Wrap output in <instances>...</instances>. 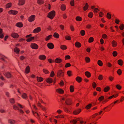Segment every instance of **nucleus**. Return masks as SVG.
<instances>
[{"label":"nucleus","instance_id":"f257e3e1","mask_svg":"<svg viewBox=\"0 0 124 124\" xmlns=\"http://www.w3.org/2000/svg\"><path fill=\"white\" fill-rule=\"evenodd\" d=\"M55 15V12L54 10H52L49 12L47 15V17L50 19H53Z\"/></svg>","mask_w":124,"mask_h":124},{"label":"nucleus","instance_id":"f03ea898","mask_svg":"<svg viewBox=\"0 0 124 124\" xmlns=\"http://www.w3.org/2000/svg\"><path fill=\"white\" fill-rule=\"evenodd\" d=\"M64 75V71L61 70H58L57 73V76L59 78L63 77Z\"/></svg>","mask_w":124,"mask_h":124},{"label":"nucleus","instance_id":"7ed1b4c3","mask_svg":"<svg viewBox=\"0 0 124 124\" xmlns=\"http://www.w3.org/2000/svg\"><path fill=\"white\" fill-rule=\"evenodd\" d=\"M32 35L31 34H30L29 35H27L26 36V38H27L26 40L27 42H30L33 40L35 38L34 37H31Z\"/></svg>","mask_w":124,"mask_h":124},{"label":"nucleus","instance_id":"20e7f679","mask_svg":"<svg viewBox=\"0 0 124 124\" xmlns=\"http://www.w3.org/2000/svg\"><path fill=\"white\" fill-rule=\"evenodd\" d=\"M65 103L67 105H70L72 104V99L70 98H67L65 101Z\"/></svg>","mask_w":124,"mask_h":124},{"label":"nucleus","instance_id":"39448f33","mask_svg":"<svg viewBox=\"0 0 124 124\" xmlns=\"http://www.w3.org/2000/svg\"><path fill=\"white\" fill-rule=\"evenodd\" d=\"M35 18L36 16L35 15H32L28 17V20L29 22H32L34 21Z\"/></svg>","mask_w":124,"mask_h":124},{"label":"nucleus","instance_id":"423d86ee","mask_svg":"<svg viewBox=\"0 0 124 124\" xmlns=\"http://www.w3.org/2000/svg\"><path fill=\"white\" fill-rule=\"evenodd\" d=\"M30 46L33 49H37L39 48L38 45L34 43H32L31 45Z\"/></svg>","mask_w":124,"mask_h":124},{"label":"nucleus","instance_id":"0eeeda50","mask_svg":"<svg viewBox=\"0 0 124 124\" xmlns=\"http://www.w3.org/2000/svg\"><path fill=\"white\" fill-rule=\"evenodd\" d=\"M8 13L9 15H15L17 14L18 11L16 10H11L9 11H8Z\"/></svg>","mask_w":124,"mask_h":124},{"label":"nucleus","instance_id":"6e6552de","mask_svg":"<svg viewBox=\"0 0 124 124\" xmlns=\"http://www.w3.org/2000/svg\"><path fill=\"white\" fill-rule=\"evenodd\" d=\"M10 36L13 38L15 39L19 37V35L18 33L15 32H13L11 33Z\"/></svg>","mask_w":124,"mask_h":124},{"label":"nucleus","instance_id":"1a4fd4ad","mask_svg":"<svg viewBox=\"0 0 124 124\" xmlns=\"http://www.w3.org/2000/svg\"><path fill=\"white\" fill-rule=\"evenodd\" d=\"M56 92L60 94H63L64 93V91L61 88H58L56 90Z\"/></svg>","mask_w":124,"mask_h":124},{"label":"nucleus","instance_id":"9d476101","mask_svg":"<svg viewBox=\"0 0 124 124\" xmlns=\"http://www.w3.org/2000/svg\"><path fill=\"white\" fill-rule=\"evenodd\" d=\"M41 31V29L40 27H38L34 29L33 31L34 33H36L40 32Z\"/></svg>","mask_w":124,"mask_h":124},{"label":"nucleus","instance_id":"9b49d317","mask_svg":"<svg viewBox=\"0 0 124 124\" xmlns=\"http://www.w3.org/2000/svg\"><path fill=\"white\" fill-rule=\"evenodd\" d=\"M80 119L78 118L73 119L72 120L70 121V122L72 124H76L80 120Z\"/></svg>","mask_w":124,"mask_h":124},{"label":"nucleus","instance_id":"f8f14e48","mask_svg":"<svg viewBox=\"0 0 124 124\" xmlns=\"http://www.w3.org/2000/svg\"><path fill=\"white\" fill-rule=\"evenodd\" d=\"M39 58L41 60L44 61L46 59V57L45 55H39Z\"/></svg>","mask_w":124,"mask_h":124},{"label":"nucleus","instance_id":"ddd939ff","mask_svg":"<svg viewBox=\"0 0 124 124\" xmlns=\"http://www.w3.org/2000/svg\"><path fill=\"white\" fill-rule=\"evenodd\" d=\"M62 60L61 59L60 57H58L56 58L54 61V62L55 63H59L62 62Z\"/></svg>","mask_w":124,"mask_h":124},{"label":"nucleus","instance_id":"4468645a","mask_svg":"<svg viewBox=\"0 0 124 124\" xmlns=\"http://www.w3.org/2000/svg\"><path fill=\"white\" fill-rule=\"evenodd\" d=\"M47 46L50 49H52L54 47V46L53 44L52 43H48Z\"/></svg>","mask_w":124,"mask_h":124},{"label":"nucleus","instance_id":"2eb2a0df","mask_svg":"<svg viewBox=\"0 0 124 124\" xmlns=\"http://www.w3.org/2000/svg\"><path fill=\"white\" fill-rule=\"evenodd\" d=\"M81 109H79L74 111L73 114L75 115H77L79 114L81 112Z\"/></svg>","mask_w":124,"mask_h":124},{"label":"nucleus","instance_id":"dca6fc26","mask_svg":"<svg viewBox=\"0 0 124 124\" xmlns=\"http://www.w3.org/2000/svg\"><path fill=\"white\" fill-rule=\"evenodd\" d=\"M76 80L79 83H80L82 81V78L78 76L76 78Z\"/></svg>","mask_w":124,"mask_h":124},{"label":"nucleus","instance_id":"f3484780","mask_svg":"<svg viewBox=\"0 0 124 124\" xmlns=\"http://www.w3.org/2000/svg\"><path fill=\"white\" fill-rule=\"evenodd\" d=\"M112 45L113 47H115L117 45V43L114 40H113L111 42Z\"/></svg>","mask_w":124,"mask_h":124},{"label":"nucleus","instance_id":"a211bd4d","mask_svg":"<svg viewBox=\"0 0 124 124\" xmlns=\"http://www.w3.org/2000/svg\"><path fill=\"white\" fill-rule=\"evenodd\" d=\"M4 75L7 78H10L11 77V74L9 72L5 73L4 74Z\"/></svg>","mask_w":124,"mask_h":124},{"label":"nucleus","instance_id":"6ab92c4d","mask_svg":"<svg viewBox=\"0 0 124 124\" xmlns=\"http://www.w3.org/2000/svg\"><path fill=\"white\" fill-rule=\"evenodd\" d=\"M75 46L77 48H79L81 46V44L78 42H76L75 44Z\"/></svg>","mask_w":124,"mask_h":124},{"label":"nucleus","instance_id":"aec40b11","mask_svg":"<svg viewBox=\"0 0 124 124\" xmlns=\"http://www.w3.org/2000/svg\"><path fill=\"white\" fill-rule=\"evenodd\" d=\"M110 89V88L109 86H106L103 89V91L104 92H107Z\"/></svg>","mask_w":124,"mask_h":124},{"label":"nucleus","instance_id":"412c9836","mask_svg":"<svg viewBox=\"0 0 124 124\" xmlns=\"http://www.w3.org/2000/svg\"><path fill=\"white\" fill-rule=\"evenodd\" d=\"M25 2V0H19V1L18 5L20 6L24 5Z\"/></svg>","mask_w":124,"mask_h":124},{"label":"nucleus","instance_id":"4be33fe9","mask_svg":"<svg viewBox=\"0 0 124 124\" xmlns=\"http://www.w3.org/2000/svg\"><path fill=\"white\" fill-rule=\"evenodd\" d=\"M20 51L19 49L17 48L16 47H15L14 49V52L17 54H19Z\"/></svg>","mask_w":124,"mask_h":124},{"label":"nucleus","instance_id":"5701e85b","mask_svg":"<svg viewBox=\"0 0 124 124\" xmlns=\"http://www.w3.org/2000/svg\"><path fill=\"white\" fill-rule=\"evenodd\" d=\"M30 67L29 66H27L25 69V72L27 74H28L30 72Z\"/></svg>","mask_w":124,"mask_h":124},{"label":"nucleus","instance_id":"b1692460","mask_svg":"<svg viewBox=\"0 0 124 124\" xmlns=\"http://www.w3.org/2000/svg\"><path fill=\"white\" fill-rule=\"evenodd\" d=\"M53 81L52 79L50 78H48L46 80V81L47 83L49 84L52 83L53 82Z\"/></svg>","mask_w":124,"mask_h":124},{"label":"nucleus","instance_id":"393cba45","mask_svg":"<svg viewBox=\"0 0 124 124\" xmlns=\"http://www.w3.org/2000/svg\"><path fill=\"white\" fill-rule=\"evenodd\" d=\"M16 26L18 27H22L23 26V24L21 22H19L17 23L16 25Z\"/></svg>","mask_w":124,"mask_h":124},{"label":"nucleus","instance_id":"a878e982","mask_svg":"<svg viewBox=\"0 0 124 124\" xmlns=\"http://www.w3.org/2000/svg\"><path fill=\"white\" fill-rule=\"evenodd\" d=\"M118 64L120 66H122L123 64V62L121 59H119L117 61Z\"/></svg>","mask_w":124,"mask_h":124},{"label":"nucleus","instance_id":"bb28decb","mask_svg":"<svg viewBox=\"0 0 124 124\" xmlns=\"http://www.w3.org/2000/svg\"><path fill=\"white\" fill-rule=\"evenodd\" d=\"M12 3L10 2L8 3L5 6L6 8H8L11 7L12 6Z\"/></svg>","mask_w":124,"mask_h":124},{"label":"nucleus","instance_id":"cd10ccee","mask_svg":"<svg viewBox=\"0 0 124 124\" xmlns=\"http://www.w3.org/2000/svg\"><path fill=\"white\" fill-rule=\"evenodd\" d=\"M85 75L88 78H90L91 76V74L90 72L88 71H86L85 73Z\"/></svg>","mask_w":124,"mask_h":124},{"label":"nucleus","instance_id":"c85d7f7f","mask_svg":"<svg viewBox=\"0 0 124 124\" xmlns=\"http://www.w3.org/2000/svg\"><path fill=\"white\" fill-rule=\"evenodd\" d=\"M53 36L55 38L58 39L59 38V35L57 32H54L53 34Z\"/></svg>","mask_w":124,"mask_h":124},{"label":"nucleus","instance_id":"c756f323","mask_svg":"<svg viewBox=\"0 0 124 124\" xmlns=\"http://www.w3.org/2000/svg\"><path fill=\"white\" fill-rule=\"evenodd\" d=\"M37 81L39 82H41L43 80V78L41 77H37Z\"/></svg>","mask_w":124,"mask_h":124},{"label":"nucleus","instance_id":"7c9ffc66","mask_svg":"<svg viewBox=\"0 0 124 124\" xmlns=\"http://www.w3.org/2000/svg\"><path fill=\"white\" fill-rule=\"evenodd\" d=\"M52 37V35H49L46 37L45 39V40L46 41H48Z\"/></svg>","mask_w":124,"mask_h":124},{"label":"nucleus","instance_id":"2f4dec72","mask_svg":"<svg viewBox=\"0 0 124 124\" xmlns=\"http://www.w3.org/2000/svg\"><path fill=\"white\" fill-rule=\"evenodd\" d=\"M75 19L78 21H82V17L79 16H77L76 17Z\"/></svg>","mask_w":124,"mask_h":124},{"label":"nucleus","instance_id":"473e14b6","mask_svg":"<svg viewBox=\"0 0 124 124\" xmlns=\"http://www.w3.org/2000/svg\"><path fill=\"white\" fill-rule=\"evenodd\" d=\"M66 8V6L64 4L62 5L61 7V9L62 11H64Z\"/></svg>","mask_w":124,"mask_h":124},{"label":"nucleus","instance_id":"72a5a7b5","mask_svg":"<svg viewBox=\"0 0 124 124\" xmlns=\"http://www.w3.org/2000/svg\"><path fill=\"white\" fill-rule=\"evenodd\" d=\"M88 7L89 6L88 4L87 3H86L85 6L83 7L84 10L85 11L86 10L88 9Z\"/></svg>","mask_w":124,"mask_h":124},{"label":"nucleus","instance_id":"f704fd0d","mask_svg":"<svg viewBox=\"0 0 124 124\" xmlns=\"http://www.w3.org/2000/svg\"><path fill=\"white\" fill-rule=\"evenodd\" d=\"M70 91L71 93L73 92L74 91V88L73 86L71 85L70 87Z\"/></svg>","mask_w":124,"mask_h":124},{"label":"nucleus","instance_id":"c9c22d12","mask_svg":"<svg viewBox=\"0 0 124 124\" xmlns=\"http://www.w3.org/2000/svg\"><path fill=\"white\" fill-rule=\"evenodd\" d=\"M22 98L24 99H26L27 97V94L25 93H23L22 95Z\"/></svg>","mask_w":124,"mask_h":124},{"label":"nucleus","instance_id":"e433bc0d","mask_svg":"<svg viewBox=\"0 0 124 124\" xmlns=\"http://www.w3.org/2000/svg\"><path fill=\"white\" fill-rule=\"evenodd\" d=\"M60 48L62 50H65L67 49V47L65 45H62L60 46Z\"/></svg>","mask_w":124,"mask_h":124},{"label":"nucleus","instance_id":"4c0bfd02","mask_svg":"<svg viewBox=\"0 0 124 124\" xmlns=\"http://www.w3.org/2000/svg\"><path fill=\"white\" fill-rule=\"evenodd\" d=\"M8 123L10 124H14L15 122V121L13 120L9 119L8 120Z\"/></svg>","mask_w":124,"mask_h":124},{"label":"nucleus","instance_id":"58836bf2","mask_svg":"<svg viewBox=\"0 0 124 124\" xmlns=\"http://www.w3.org/2000/svg\"><path fill=\"white\" fill-rule=\"evenodd\" d=\"M85 62L87 63L89 62L90 61V59L89 57H86L85 58Z\"/></svg>","mask_w":124,"mask_h":124},{"label":"nucleus","instance_id":"ea45409f","mask_svg":"<svg viewBox=\"0 0 124 124\" xmlns=\"http://www.w3.org/2000/svg\"><path fill=\"white\" fill-rule=\"evenodd\" d=\"M97 64L98 65L101 66H102L103 65V63L100 60L98 61Z\"/></svg>","mask_w":124,"mask_h":124},{"label":"nucleus","instance_id":"a19ab883","mask_svg":"<svg viewBox=\"0 0 124 124\" xmlns=\"http://www.w3.org/2000/svg\"><path fill=\"white\" fill-rule=\"evenodd\" d=\"M37 2L39 4L41 5L44 3L43 0H38Z\"/></svg>","mask_w":124,"mask_h":124},{"label":"nucleus","instance_id":"79ce46f5","mask_svg":"<svg viewBox=\"0 0 124 124\" xmlns=\"http://www.w3.org/2000/svg\"><path fill=\"white\" fill-rule=\"evenodd\" d=\"M55 117L56 118H64V117L63 115H58L57 116H55Z\"/></svg>","mask_w":124,"mask_h":124},{"label":"nucleus","instance_id":"37998d69","mask_svg":"<svg viewBox=\"0 0 124 124\" xmlns=\"http://www.w3.org/2000/svg\"><path fill=\"white\" fill-rule=\"evenodd\" d=\"M43 71L45 74H48L49 73V72L46 69H43Z\"/></svg>","mask_w":124,"mask_h":124},{"label":"nucleus","instance_id":"c03bdc74","mask_svg":"<svg viewBox=\"0 0 124 124\" xmlns=\"http://www.w3.org/2000/svg\"><path fill=\"white\" fill-rule=\"evenodd\" d=\"M92 106V104H89L86 106L85 108L87 109H89L91 108Z\"/></svg>","mask_w":124,"mask_h":124},{"label":"nucleus","instance_id":"a18cd8bd","mask_svg":"<svg viewBox=\"0 0 124 124\" xmlns=\"http://www.w3.org/2000/svg\"><path fill=\"white\" fill-rule=\"evenodd\" d=\"M104 99V97L103 96L100 97L98 99L99 101L101 102Z\"/></svg>","mask_w":124,"mask_h":124},{"label":"nucleus","instance_id":"49530a36","mask_svg":"<svg viewBox=\"0 0 124 124\" xmlns=\"http://www.w3.org/2000/svg\"><path fill=\"white\" fill-rule=\"evenodd\" d=\"M94 41L93 38L92 37L88 39V42L89 43L93 42Z\"/></svg>","mask_w":124,"mask_h":124},{"label":"nucleus","instance_id":"de8ad7c7","mask_svg":"<svg viewBox=\"0 0 124 124\" xmlns=\"http://www.w3.org/2000/svg\"><path fill=\"white\" fill-rule=\"evenodd\" d=\"M119 28L121 30H123L124 28V25L123 24H121L119 26Z\"/></svg>","mask_w":124,"mask_h":124},{"label":"nucleus","instance_id":"09e8293b","mask_svg":"<svg viewBox=\"0 0 124 124\" xmlns=\"http://www.w3.org/2000/svg\"><path fill=\"white\" fill-rule=\"evenodd\" d=\"M116 88L118 90H120L122 88L121 86L119 84H117L116 85Z\"/></svg>","mask_w":124,"mask_h":124},{"label":"nucleus","instance_id":"8fccbe9b","mask_svg":"<svg viewBox=\"0 0 124 124\" xmlns=\"http://www.w3.org/2000/svg\"><path fill=\"white\" fill-rule=\"evenodd\" d=\"M93 15V13L92 12H91L88 14V16L89 17L91 18L92 17Z\"/></svg>","mask_w":124,"mask_h":124},{"label":"nucleus","instance_id":"3c124183","mask_svg":"<svg viewBox=\"0 0 124 124\" xmlns=\"http://www.w3.org/2000/svg\"><path fill=\"white\" fill-rule=\"evenodd\" d=\"M107 17L108 19H110L111 17V15L109 14V13H108L107 14Z\"/></svg>","mask_w":124,"mask_h":124},{"label":"nucleus","instance_id":"603ef678","mask_svg":"<svg viewBox=\"0 0 124 124\" xmlns=\"http://www.w3.org/2000/svg\"><path fill=\"white\" fill-rule=\"evenodd\" d=\"M104 15V13L102 12H100L99 16L100 17H102Z\"/></svg>","mask_w":124,"mask_h":124},{"label":"nucleus","instance_id":"864d4df0","mask_svg":"<svg viewBox=\"0 0 124 124\" xmlns=\"http://www.w3.org/2000/svg\"><path fill=\"white\" fill-rule=\"evenodd\" d=\"M98 115V113H96L91 117V118H93L96 117L97 115Z\"/></svg>","mask_w":124,"mask_h":124},{"label":"nucleus","instance_id":"5fc2aeb1","mask_svg":"<svg viewBox=\"0 0 124 124\" xmlns=\"http://www.w3.org/2000/svg\"><path fill=\"white\" fill-rule=\"evenodd\" d=\"M117 72L119 75H120L122 73V71L120 69H119L117 71Z\"/></svg>","mask_w":124,"mask_h":124},{"label":"nucleus","instance_id":"6e6d98bb","mask_svg":"<svg viewBox=\"0 0 124 124\" xmlns=\"http://www.w3.org/2000/svg\"><path fill=\"white\" fill-rule=\"evenodd\" d=\"M80 33L81 36H84L85 34V31L84 30H82L81 31Z\"/></svg>","mask_w":124,"mask_h":124},{"label":"nucleus","instance_id":"4d7b16f0","mask_svg":"<svg viewBox=\"0 0 124 124\" xmlns=\"http://www.w3.org/2000/svg\"><path fill=\"white\" fill-rule=\"evenodd\" d=\"M112 54L113 56L116 57L117 55V53L116 51H114L113 52Z\"/></svg>","mask_w":124,"mask_h":124},{"label":"nucleus","instance_id":"13d9d810","mask_svg":"<svg viewBox=\"0 0 124 124\" xmlns=\"http://www.w3.org/2000/svg\"><path fill=\"white\" fill-rule=\"evenodd\" d=\"M64 111L66 112H70V111L68 108L66 107H64L63 108Z\"/></svg>","mask_w":124,"mask_h":124},{"label":"nucleus","instance_id":"bf43d9fd","mask_svg":"<svg viewBox=\"0 0 124 124\" xmlns=\"http://www.w3.org/2000/svg\"><path fill=\"white\" fill-rule=\"evenodd\" d=\"M80 119V120H79L78 121H79L80 122V123L81 124H85V122H84V121H82V118L80 117L79 118Z\"/></svg>","mask_w":124,"mask_h":124},{"label":"nucleus","instance_id":"052dcab7","mask_svg":"<svg viewBox=\"0 0 124 124\" xmlns=\"http://www.w3.org/2000/svg\"><path fill=\"white\" fill-rule=\"evenodd\" d=\"M103 76L101 75H100L98 77V79L100 80H101L103 79Z\"/></svg>","mask_w":124,"mask_h":124},{"label":"nucleus","instance_id":"680f3d73","mask_svg":"<svg viewBox=\"0 0 124 124\" xmlns=\"http://www.w3.org/2000/svg\"><path fill=\"white\" fill-rule=\"evenodd\" d=\"M32 113H33V115L34 116H39V114H38V113L37 112H34V111H33V110H32Z\"/></svg>","mask_w":124,"mask_h":124},{"label":"nucleus","instance_id":"e2e57ef3","mask_svg":"<svg viewBox=\"0 0 124 124\" xmlns=\"http://www.w3.org/2000/svg\"><path fill=\"white\" fill-rule=\"evenodd\" d=\"M70 4L72 6H74V0H71L70 2Z\"/></svg>","mask_w":124,"mask_h":124},{"label":"nucleus","instance_id":"0e129e2a","mask_svg":"<svg viewBox=\"0 0 124 124\" xmlns=\"http://www.w3.org/2000/svg\"><path fill=\"white\" fill-rule=\"evenodd\" d=\"M65 39L66 40H70L71 39V38L69 36H66L65 37Z\"/></svg>","mask_w":124,"mask_h":124},{"label":"nucleus","instance_id":"69168bd1","mask_svg":"<svg viewBox=\"0 0 124 124\" xmlns=\"http://www.w3.org/2000/svg\"><path fill=\"white\" fill-rule=\"evenodd\" d=\"M70 58V57L69 55H67L65 56V60H69Z\"/></svg>","mask_w":124,"mask_h":124},{"label":"nucleus","instance_id":"338daca9","mask_svg":"<svg viewBox=\"0 0 124 124\" xmlns=\"http://www.w3.org/2000/svg\"><path fill=\"white\" fill-rule=\"evenodd\" d=\"M71 66V64H70V63H68L66 64L65 67V68H67L70 66Z\"/></svg>","mask_w":124,"mask_h":124},{"label":"nucleus","instance_id":"774afa93","mask_svg":"<svg viewBox=\"0 0 124 124\" xmlns=\"http://www.w3.org/2000/svg\"><path fill=\"white\" fill-rule=\"evenodd\" d=\"M55 74L54 71H52L51 72L50 76L51 77H53L54 76Z\"/></svg>","mask_w":124,"mask_h":124}]
</instances>
